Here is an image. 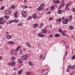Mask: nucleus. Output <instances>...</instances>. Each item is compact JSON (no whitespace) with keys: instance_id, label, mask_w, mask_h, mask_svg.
Here are the masks:
<instances>
[{"instance_id":"1","label":"nucleus","mask_w":75,"mask_h":75,"mask_svg":"<svg viewBox=\"0 0 75 75\" xmlns=\"http://www.w3.org/2000/svg\"><path fill=\"white\" fill-rule=\"evenodd\" d=\"M28 55H24L21 57V58L22 60H25L27 59V58H28Z\"/></svg>"},{"instance_id":"2","label":"nucleus","mask_w":75,"mask_h":75,"mask_svg":"<svg viewBox=\"0 0 75 75\" xmlns=\"http://www.w3.org/2000/svg\"><path fill=\"white\" fill-rule=\"evenodd\" d=\"M38 36L39 37H44L45 35L44 34H41V33H40L38 34Z\"/></svg>"},{"instance_id":"3","label":"nucleus","mask_w":75,"mask_h":75,"mask_svg":"<svg viewBox=\"0 0 75 75\" xmlns=\"http://www.w3.org/2000/svg\"><path fill=\"white\" fill-rule=\"evenodd\" d=\"M4 12L5 14H9L11 13V12L8 10L5 11Z\"/></svg>"},{"instance_id":"4","label":"nucleus","mask_w":75,"mask_h":75,"mask_svg":"<svg viewBox=\"0 0 75 75\" xmlns=\"http://www.w3.org/2000/svg\"><path fill=\"white\" fill-rule=\"evenodd\" d=\"M41 9L42 10H44V8H43V7L40 6L37 9V10L38 11H40Z\"/></svg>"},{"instance_id":"5","label":"nucleus","mask_w":75,"mask_h":75,"mask_svg":"<svg viewBox=\"0 0 75 75\" xmlns=\"http://www.w3.org/2000/svg\"><path fill=\"white\" fill-rule=\"evenodd\" d=\"M62 23L64 24H68V22L65 19H64L63 20Z\"/></svg>"},{"instance_id":"6","label":"nucleus","mask_w":75,"mask_h":75,"mask_svg":"<svg viewBox=\"0 0 75 75\" xmlns=\"http://www.w3.org/2000/svg\"><path fill=\"white\" fill-rule=\"evenodd\" d=\"M6 37L7 39H10L12 37V36L10 35H6Z\"/></svg>"},{"instance_id":"7","label":"nucleus","mask_w":75,"mask_h":75,"mask_svg":"<svg viewBox=\"0 0 75 75\" xmlns=\"http://www.w3.org/2000/svg\"><path fill=\"white\" fill-rule=\"evenodd\" d=\"M34 20H35L37 18V16L35 15V13H34L32 16Z\"/></svg>"},{"instance_id":"8","label":"nucleus","mask_w":75,"mask_h":75,"mask_svg":"<svg viewBox=\"0 0 75 75\" xmlns=\"http://www.w3.org/2000/svg\"><path fill=\"white\" fill-rule=\"evenodd\" d=\"M38 25V24L37 23L35 24V25H33V28H37Z\"/></svg>"},{"instance_id":"9","label":"nucleus","mask_w":75,"mask_h":75,"mask_svg":"<svg viewBox=\"0 0 75 75\" xmlns=\"http://www.w3.org/2000/svg\"><path fill=\"white\" fill-rule=\"evenodd\" d=\"M22 14L24 17H25V11H22Z\"/></svg>"},{"instance_id":"10","label":"nucleus","mask_w":75,"mask_h":75,"mask_svg":"<svg viewBox=\"0 0 75 75\" xmlns=\"http://www.w3.org/2000/svg\"><path fill=\"white\" fill-rule=\"evenodd\" d=\"M20 48H21V46L20 45L16 49V52H18V50H19V49H20Z\"/></svg>"},{"instance_id":"11","label":"nucleus","mask_w":75,"mask_h":75,"mask_svg":"<svg viewBox=\"0 0 75 75\" xmlns=\"http://www.w3.org/2000/svg\"><path fill=\"white\" fill-rule=\"evenodd\" d=\"M22 71H23V70L22 69L20 70L18 72V75H21V74Z\"/></svg>"},{"instance_id":"12","label":"nucleus","mask_w":75,"mask_h":75,"mask_svg":"<svg viewBox=\"0 0 75 75\" xmlns=\"http://www.w3.org/2000/svg\"><path fill=\"white\" fill-rule=\"evenodd\" d=\"M14 42L13 41H9L8 42V44H14Z\"/></svg>"},{"instance_id":"13","label":"nucleus","mask_w":75,"mask_h":75,"mask_svg":"<svg viewBox=\"0 0 75 75\" xmlns=\"http://www.w3.org/2000/svg\"><path fill=\"white\" fill-rule=\"evenodd\" d=\"M60 5L61 7H63L64 6V5H65V3L64 2H62L61 4Z\"/></svg>"},{"instance_id":"14","label":"nucleus","mask_w":75,"mask_h":75,"mask_svg":"<svg viewBox=\"0 0 75 75\" xmlns=\"http://www.w3.org/2000/svg\"><path fill=\"white\" fill-rule=\"evenodd\" d=\"M12 64L11 65L12 67L14 66V65H16V62H15L14 61H12Z\"/></svg>"},{"instance_id":"15","label":"nucleus","mask_w":75,"mask_h":75,"mask_svg":"<svg viewBox=\"0 0 75 75\" xmlns=\"http://www.w3.org/2000/svg\"><path fill=\"white\" fill-rule=\"evenodd\" d=\"M55 9V8L54 7H53L52 6H51V7L50 8V10H52V11H53Z\"/></svg>"},{"instance_id":"16","label":"nucleus","mask_w":75,"mask_h":75,"mask_svg":"<svg viewBox=\"0 0 75 75\" xmlns=\"http://www.w3.org/2000/svg\"><path fill=\"white\" fill-rule=\"evenodd\" d=\"M26 45L28 47H31V45L30 44V43L28 42H26Z\"/></svg>"},{"instance_id":"17","label":"nucleus","mask_w":75,"mask_h":75,"mask_svg":"<svg viewBox=\"0 0 75 75\" xmlns=\"http://www.w3.org/2000/svg\"><path fill=\"white\" fill-rule=\"evenodd\" d=\"M45 71V69H42L40 71V72L41 74H42V73H43V72Z\"/></svg>"},{"instance_id":"18","label":"nucleus","mask_w":75,"mask_h":75,"mask_svg":"<svg viewBox=\"0 0 75 75\" xmlns=\"http://www.w3.org/2000/svg\"><path fill=\"white\" fill-rule=\"evenodd\" d=\"M61 18L58 19L56 20V21H58V22H60L61 21Z\"/></svg>"},{"instance_id":"19","label":"nucleus","mask_w":75,"mask_h":75,"mask_svg":"<svg viewBox=\"0 0 75 75\" xmlns=\"http://www.w3.org/2000/svg\"><path fill=\"white\" fill-rule=\"evenodd\" d=\"M55 37H60V34H56V35H55Z\"/></svg>"},{"instance_id":"20","label":"nucleus","mask_w":75,"mask_h":75,"mask_svg":"<svg viewBox=\"0 0 75 75\" xmlns=\"http://www.w3.org/2000/svg\"><path fill=\"white\" fill-rule=\"evenodd\" d=\"M29 64L30 66H33V63H32V62H29Z\"/></svg>"},{"instance_id":"21","label":"nucleus","mask_w":75,"mask_h":75,"mask_svg":"<svg viewBox=\"0 0 75 75\" xmlns=\"http://www.w3.org/2000/svg\"><path fill=\"white\" fill-rule=\"evenodd\" d=\"M58 13L59 14H61V13H62V11H61V10H59L58 11Z\"/></svg>"},{"instance_id":"22","label":"nucleus","mask_w":75,"mask_h":75,"mask_svg":"<svg viewBox=\"0 0 75 75\" xmlns=\"http://www.w3.org/2000/svg\"><path fill=\"white\" fill-rule=\"evenodd\" d=\"M18 61L19 63H20L21 64V63H22V60L20 59L19 58L18 59Z\"/></svg>"},{"instance_id":"23","label":"nucleus","mask_w":75,"mask_h":75,"mask_svg":"<svg viewBox=\"0 0 75 75\" xmlns=\"http://www.w3.org/2000/svg\"><path fill=\"white\" fill-rule=\"evenodd\" d=\"M54 3H57V4H59V1H56L54 2Z\"/></svg>"},{"instance_id":"24","label":"nucleus","mask_w":75,"mask_h":75,"mask_svg":"<svg viewBox=\"0 0 75 75\" xmlns=\"http://www.w3.org/2000/svg\"><path fill=\"white\" fill-rule=\"evenodd\" d=\"M4 18L6 19V20H7L8 19V18H9V17L8 16H5L4 17Z\"/></svg>"},{"instance_id":"25","label":"nucleus","mask_w":75,"mask_h":75,"mask_svg":"<svg viewBox=\"0 0 75 75\" xmlns=\"http://www.w3.org/2000/svg\"><path fill=\"white\" fill-rule=\"evenodd\" d=\"M26 7H28L27 6H23V10H25L26 8Z\"/></svg>"},{"instance_id":"26","label":"nucleus","mask_w":75,"mask_h":75,"mask_svg":"<svg viewBox=\"0 0 75 75\" xmlns=\"http://www.w3.org/2000/svg\"><path fill=\"white\" fill-rule=\"evenodd\" d=\"M26 75H30V71H28L26 72Z\"/></svg>"},{"instance_id":"27","label":"nucleus","mask_w":75,"mask_h":75,"mask_svg":"<svg viewBox=\"0 0 75 75\" xmlns=\"http://www.w3.org/2000/svg\"><path fill=\"white\" fill-rule=\"evenodd\" d=\"M11 59L12 60H15V59H16V57L13 56V57H12Z\"/></svg>"},{"instance_id":"28","label":"nucleus","mask_w":75,"mask_h":75,"mask_svg":"<svg viewBox=\"0 0 75 75\" xmlns=\"http://www.w3.org/2000/svg\"><path fill=\"white\" fill-rule=\"evenodd\" d=\"M10 53L11 54V55H13V54H14V52H13V51H10Z\"/></svg>"},{"instance_id":"29","label":"nucleus","mask_w":75,"mask_h":75,"mask_svg":"<svg viewBox=\"0 0 75 75\" xmlns=\"http://www.w3.org/2000/svg\"><path fill=\"white\" fill-rule=\"evenodd\" d=\"M69 29H70V30H73V27H72V26H69Z\"/></svg>"},{"instance_id":"30","label":"nucleus","mask_w":75,"mask_h":75,"mask_svg":"<svg viewBox=\"0 0 75 75\" xmlns=\"http://www.w3.org/2000/svg\"><path fill=\"white\" fill-rule=\"evenodd\" d=\"M19 51H20V52L19 53V54H20V55H21V54H23V51L20 50Z\"/></svg>"},{"instance_id":"31","label":"nucleus","mask_w":75,"mask_h":75,"mask_svg":"<svg viewBox=\"0 0 75 75\" xmlns=\"http://www.w3.org/2000/svg\"><path fill=\"white\" fill-rule=\"evenodd\" d=\"M11 8H12L13 9H14L15 8V6H11Z\"/></svg>"},{"instance_id":"32","label":"nucleus","mask_w":75,"mask_h":75,"mask_svg":"<svg viewBox=\"0 0 75 75\" xmlns=\"http://www.w3.org/2000/svg\"><path fill=\"white\" fill-rule=\"evenodd\" d=\"M23 25V24H22L21 23H19L18 24V26H21V25Z\"/></svg>"},{"instance_id":"33","label":"nucleus","mask_w":75,"mask_h":75,"mask_svg":"<svg viewBox=\"0 0 75 75\" xmlns=\"http://www.w3.org/2000/svg\"><path fill=\"white\" fill-rule=\"evenodd\" d=\"M32 17L31 16H29L28 17V20H31V18H32Z\"/></svg>"},{"instance_id":"34","label":"nucleus","mask_w":75,"mask_h":75,"mask_svg":"<svg viewBox=\"0 0 75 75\" xmlns=\"http://www.w3.org/2000/svg\"><path fill=\"white\" fill-rule=\"evenodd\" d=\"M4 20V18H0V21H3Z\"/></svg>"},{"instance_id":"35","label":"nucleus","mask_w":75,"mask_h":75,"mask_svg":"<svg viewBox=\"0 0 75 75\" xmlns=\"http://www.w3.org/2000/svg\"><path fill=\"white\" fill-rule=\"evenodd\" d=\"M65 8L66 10H69V8H68L67 7H66Z\"/></svg>"},{"instance_id":"36","label":"nucleus","mask_w":75,"mask_h":75,"mask_svg":"<svg viewBox=\"0 0 75 75\" xmlns=\"http://www.w3.org/2000/svg\"><path fill=\"white\" fill-rule=\"evenodd\" d=\"M46 28H45L44 29H42V31H46Z\"/></svg>"},{"instance_id":"37","label":"nucleus","mask_w":75,"mask_h":75,"mask_svg":"<svg viewBox=\"0 0 75 75\" xmlns=\"http://www.w3.org/2000/svg\"><path fill=\"white\" fill-rule=\"evenodd\" d=\"M16 54H17V52H15L13 53V55H16Z\"/></svg>"},{"instance_id":"38","label":"nucleus","mask_w":75,"mask_h":75,"mask_svg":"<svg viewBox=\"0 0 75 75\" xmlns=\"http://www.w3.org/2000/svg\"><path fill=\"white\" fill-rule=\"evenodd\" d=\"M59 31L60 32V33H62V31H61V29H59Z\"/></svg>"},{"instance_id":"39","label":"nucleus","mask_w":75,"mask_h":75,"mask_svg":"<svg viewBox=\"0 0 75 75\" xmlns=\"http://www.w3.org/2000/svg\"><path fill=\"white\" fill-rule=\"evenodd\" d=\"M44 4H41L40 5V7H44Z\"/></svg>"},{"instance_id":"40","label":"nucleus","mask_w":75,"mask_h":75,"mask_svg":"<svg viewBox=\"0 0 75 75\" xmlns=\"http://www.w3.org/2000/svg\"><path fill=\"white\" fill-rule=\"evenodd\" d=\"M75 68V66H73L71 67V69H74Z\"/></svg>"},{"instance_id":"41","label":"nucleus","mask_w":75,"mask_h":75,"mask_svg":"<svg viewBox=\"0 0 75 75\" xmlns=\"http://www.w3.org/2000/svg\"><path fill=\"white\" fill-rule=\"evenodd\" d=\"M72 21V18H71L70 19H69V21Z\"/></svg>"},{"instance_id":"42","label":"nucleus","mask_w":75,"mask_h":75,"mask_svg":"<svg viewBox=\"0 0 75 75\" xmlns=\"http://www.w3.org/2000/svg\"><path fill=\"white\" fill-rule=\"evenodd\" d=\"M16 21V20H13L12 21V23H14V22H15Z\"/></svg>"},{"instance_id":"43","label":"nucleus","mask_w":75,"mask_h":75,"mask_svg":"<svg viewBox=\"0 0 75 75\" xmlns=\"http://www.w3.org/2000/svg\"><path fill=\"white\" fill-rule=\"evenodd\" d=\"M69 6V4L67 3L66 4V7H68Z\"/></svg>"},{"instance_id":"44","label":"nucleus","mask_w":75,"mask_h":75,"mask_svg":"<svg viewBox=\"0 0 75 75\" xmlns=\"http://www.w3.org/2000/svg\"><path fill=\"white\" fill-rule=\"evenodd\" d=\"M4 9V7H2L1 8V10H3Z\"/></svg>"},{"instance_id":"45","label":"nucleus","mask_w":75,"mask_h":75,"mask_svg":"<svg viewBox=\"0 0 75 75\" xmlns=\"http://www.w3.org/2000/svg\"><path fill=\"white\" fill-rule=\"evenodd\" d=\"M67 54H68V51H66L65 53V56H67Z\"/></svg>"},{"instance_id":"46","label":"nucleus","mask_w":75,"mask_h":75,"mask_svg":"<svg viewBox=\"0 0 75 75\" xmlns=\"http://www.w3.org/2000/svg\"><path fill=\"white\" fill-rule=\"evenodd\" d=\"M72 66L71 65H69V66H68V68H71V67Z\"/></svg>"},{"instance_id":"47","label":"nucleus","mask_w":75,"mask_h":75,"mask_svg":"<svg viewBox=\"0 0 75 75\" xmlns=\"http://www.w3.org/2000/svg\"><path fill=\"white\" fill-rule=\"evenodd\" d=\"M66 49H68V45H66Z\"/></svg>"},{"instance_id":"48","label":"nucleus","mask_w":75,"mask_h":75,"mask_svg":"<svg viewBox=\"0 0 75 75\" xmlns=\"http://www.w3.org/2000/svg\"><path fill=\"white\" fill-rule=\"evenodd\" d=\"M14 17H15V18H18V16L16 15H15Z\"/></svg>"},{"instance_id":"49","label":"nucleus","mask_w":75,"mask_h":75,"mask_svg":"<svg viewBox=\"0 0 75 75\" xmlns=\"http://www.w3.org/2000/svg\"><path fill=\"white\" fill-rule=\"evenodd\" d=\"M72 10L73 12H75V8H73Z\"/></svg>"},{"instance_id":"50","label":"nucleus","mask_w":75,"mask_h":75,"mask_svg":"<svg viewBox=\"0 0 75 75\" xmlns=\"http://www.w3.org/2000/svg\"><path fill=\"white\" fill-rule=\"evenodd\" d=\"M49 20H50V21H51V20H52V18H49Z\"/></svg>"},{"instance_id":"51","label":"nucleus","mask_w":75,"mask_h":75,"mask_svg":"<svg viewBox=\"0 0 75 75\" xmlns=\"http://www.w3.org/2000/svg\"><path fill=\"white\" fill-rule=\"evenodd\" d=\"M11 23H12V21H9V24H11Z\"/></svg>"},{"instance_id":"52","label":"nucleus","mask_w":75,"mask_h":75,"mask_svg":"<svg viewBox=\"0 0 75 75\" xmlns=\"http://www.w3.org/2000/svg\"><path fill=\"white\" fill-rule=\"evenodd\" d=\"M18 14V13H17V12H15L14 13V15H16V14Z\"/></svg>"},{"instance_id":"53","label":"nucleus","mask_w":75,"mask_h":75,"mask_svg":"<svg viewBox=\"0 0 75 75\" xmlns=\"http://www.w3.org/2000/svg\"><path fill=\"white\" fill-rule=\"evenodd\" d=\"M3 59V57H1V56H0V60H1V59Z\"/></svg>"},{"instance_id":"54","label":"nucleus","mask_w":75,"mask_h":75,"mask_svg":"<svg viewBox=\"0 0 75 75\" xmlns=\"http://www.w3.org/2000/svg\"><path fill=\"white\" fill-rule=\"evenodd\" d=\"M62 34L64 36H65V34H64V33H62Z\"/></svg>"},{"instance_id":"55","label":"nucleus","mask_w":75,"mask_h":75,"mask_svg":"<svg viewBox=\"0 0 75 75\" xmlns=\"http://www.w3.org/2000/svg\"><path fill=\"white\" fill-rule=\"evenodd\" d=\"M1 24H4V22H1Z\"/></svg>"},{"instance_id":"56","label":"nucleus","mask_w":75,"mask_h":75,"mask_svg":"<svg viewBox=\"0 0 75 75\" xmlns=\"http://www.w3.org/2000/svg\"><path fill=\"white\" fill-rule=\"evenodd\" d=\"M62 42H65V41H64V40H62L61 41Z\"/></svg>"},{"instance_id":"57","label":"nucleus","mask_w":75,"mask_h":75,"mask_svg":"<svg viewBox=\"0 0 75 75\" xmlns=\"http://www.w3.org/2000/svg\"><path fill=\"white\" fill-rule=\"evenodd\" d=\"M59 9H61V8H62V6H59Z\"/></svg>"},{"instance_id":"58","label":"nucleus","mask_w":75,"mask_h":75,"mask_svg":"<svg viewBox=\"0 0 75 75\" xmlns=\"http://www.w3.org/2000/svg\"><path fill=\"white\" fill-rule=\"evenodd\" d=\"M40 25L41 27V26H42V25H43V23H41Z\"/></svg>"},{"instance_id":"59","label":"nucleus","mask_w":75,"mask_h":75,"mask_svg":"<svg viewBox=\"0 0 75 75\" xmlns=\"http://www.w3.org/2000/svg\"><path fill=\"white\" fill-rule=\"evenodd\" d=\"M50 37H53V35H50Z\"/></svg>"},{"instance_id":"60","label":"nucleus","mask_w":75,"mask_h":75,"mask_svg":"<svg viewBox=\"0 0 75 75\" xmlns=\"http://www.w3.org/2000/svg\"><path fill=\"white\" fill-rule=\"evenodd\" d=\"M11 65V62H9V65Z\"/></svg>"},{"instance_id":"61","label":"nucleus","mask_w":75,"mask_h":75,"mask_svg":"<svg viewBox=\"0 0 75 75\" xmlns=\"http://www.w3.org/2000/svg\"><path fill=\"white\" fill-rule=\"evenodd\" d=\"M47 31H46V30H45V31L43 33H47Z\"/></svg>"},{"instance_id":"62","label":"nucleus","mask_w":75,"mask_h":75,"mask_svg":"<svg viewBox=\"0 0 75 75\" xmlns=\"http://www.w3.org/2000/svg\"><path fill=\"white\" fill-rule=\"evenodd\" d=\"M66 21H68V20H69L67 18V19H66Z\"/></svg>"},{"instance_id":"63","label":"nucleus","mask_w":75,"mask_h":75,"mask_svg":"<svg viewBox=\"0 0 75 75\" xmlns=\"http://www.w3.org/2000/svg\"><path fill=\"white\" fill-rule=\"evenodd\" d=\"M42 55H40V58H42Z\"/></svg>"},{"instance_id":"64","label":"nucleus","mask_w":75,"mask_h":75,"mask_svg":"<svg viewBox=\"0 0 75 75\" xmlns=\"http://www.w3.org/2000/svg\"><path fill=\"white\" fill-rule=\"evenodd\" d=\"M16 68L13 69L14 71H16Z\"/></svg>"}]
</instances>
